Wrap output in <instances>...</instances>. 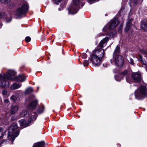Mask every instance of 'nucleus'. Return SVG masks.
Listing matches in <instances>:
<instances>
[{"label": "nucleus", "mask_w": 147, "mask_h": 147, "mask_svg": "<svg viewBox=\"0 0 147 147\" xmlns=\"http://www.w3.org/2000/svg\"><path fill=\"white\" fill-rule=\"evenodd\" d=\"M16 72L9 70L6 74L2 76L0 75V86L3 88L8 87L9 83L7 80H12L14 79Z\"/></svg>", "instance_id": "f257e3e1"}, {"label": "nucleus", "mask_w": 147, "mask_h": 147, "mask_svg": "<svg viewBox=\"0 0 147 147\" xmlns=\"http://www.w3.org/2000/svg\"><path fill=\"white\" fill-rule=\"evenodd\" d=\"M120 47L117 46L113 53V58L111 59V63L114 62L117 66L121 67L123 64V57L119 55Z\"/></svg>", "instance_id": "f03ea898"}, {"label": "nucleus", "mask_w": 147, "mask_h": 147, "mask_svg": "<svg viewBox=\"0 0 147 147\" xmlns=\"http://www.w3.org/2000/svg\"><path fill=\"white\" fill-rule=\"evenodd\" d=\"M28 8L27 3L23 4L17 9L14 15L16 19L20 18L28 11Z\"/></svg>", "instance_id": "7ed1b4c3"}, {"label": "nucleus", "mask_w": 147, "mask_h": 147, "mask_svg": "<svg viewBox=\"0 0 147 147\" xmlns=\"http://www.w3.org/2000/svg\"><path fill=\"white\" fill-rule=\"evenodd\" d=\"M147 94V88L145 86H141L135 92V96L138 99H141Z\"/></svg>", "instance_id": "20e7f679"}, {"label": "nucleus", "mask_w": 147, "mask_h": 147, "mask_svg": "<svg viewBox=\"0 0 147 147\" xmlns=\"http://www.w3.org/2000/svg\"><path fill=\"white\" fill-rule=\"evenodd\" d=\"M17 127V124H14L10 126L9 128L8 137L10 139L12 142H13L15 139L17 137L19 134V131H15L11 135L10 134L14 131Z\"/></svg>", "instance_id": "39448f33"}, {"label": "nucleus", "mask_w": 147, "mask_h": 147, "mask_svg": "<svg viewBox=\"0 0 147 147\" xmlns=\"http://www.w3.org/2000/svg\"><path fill=\"white\" fill-rule=\"evenodd\" d=\"M80 0H73V3L69 9V14H74L76 13L79 9Z\"/></svg>", "instance_id": "423d86ee"}, {"label": "nucleus", "mask_w": 147, "mask_h": 147, "mask_svg": "<svg viewBox=\"0 0 147 147\" xmlns=\"http://www.w3.org/2000/svg\"><path fill=\"white\" fill-rule=\"evenodd\" d=\"M105 51V50L103 49L100 48L99 47H97L96 48L95 50L93 51L92 54L102 58V57L104 56Z\"/></svg>", "instance_id": "0eeeda50"}, {"label": "nucleus", "mask_w": 147, "mask_h": 147, "mask_svg": "<svg viewBox=\"0 0 147 147\" xmlns=\"http://www.w3.org/2000/svg\"><path fill=\"white\" fill-rule=\"evenodd\" d=\"M90 59L93 64L99 65L100 64L102 58L92 54Z\"/></svg>", "instance_id": "6e6552de"}, {"label": "nucleus", "mask_w": 147, "mask_h": 147, "mask_svg": "<svg viewBox=\"0 0 147 147\" xmlns=\"http://www.w3.org/2000/svg\"><path fill=\"white\" fill-rule=\"evenodd\" d=\"M119 22L117 19L113 20L108 25L109 29L114 28L119 24Z\"/></svg>", "instance_id": "1a4fd4ad"}, {"label": "nucleus", "mask_w": 147, "mask_h": 147, "mask_svg": "<svg viewBox=\"0 0 147 147\" xmlns=\"http://www.w3.org/2000/svg\"><path fill=\"white\" fill-rule=\"evenodd\" d=\"M132 77L136 82H140L141 80V75L139 73H133L132 75Z\"/></svg>", "instance_id": "9d476101"}, {"label": "nucleus", "mask_w": 147, "mask_h": 147, "mask_svg": "<svg viewBox=\"0 0 147 147\" xmlns=\"http://www.w3.org/2000/svg\"><path fill=\"white\" fill-rule=\"evenodd\" d=\"M109 40L108 37H106L103 39L100 42L99 45L101 48L105 47L107 45V42Z\"/></svg>", "instance_id": "9b49d317"}, {"label": "nucleus", "mask_w": 147, "mask_h": 147, "mask_svg": "<svg viewBox=\"0 0 147 147\" xmlns=\"http://www.w3.org/2000/svg\"><path fill=\"white\" fill-rule=\"evenodd\" d=\"M132 20H128L127 22V25L125 28L124 31L125 32H127L128 31L131 29L132 25L131 24Z\"/></svg>", "instance_id": "f8f14e48"}, {"label": "nucleus", "mask_w": 147, "mask_h": 147, "mask_svg": "<svg viewBox=\"0 0 147 147\" xmlns=\"http://www.w3.org/2000/svg\"><path fill=\"white\" fill-rule=\"evenodd\" d=\"M26 79L25 76L23 75H19L16 78V80L18 82H23Z\"/></svg>", "instance_id": "ddd939ff"}, {"label": "nucleus", "mask_w": 147, "mask_h": 147, "mask_svg": "<svg viewBox=\"0 0 147 147\" xmlns=\"http://www.w3.org/2000/svg\"><path fill=\"white\" fill-rule=\"evenodd\" d=\"M18 108L19 107L17 105L11 106V113L12 114L15 113L18 111Z\"/></svg>", "instance_id": "4468645a"}, {"label": "nucleus", "mask_w": 147, "mask_h": 147, "mask_svg": "<svg viewBox=\"0 0 147 147\" xmlns=\"http://www.w3.org/2000/svg\"><path fill=\"white\" fill-rule=\"evenodd\" d=\"M141 28L145 30H147V20H144L141 23Z\"/></svg>", "instance_id": "2eb2a0df"}, {"label": "nucleus", "mask_w": 147, "mask_h": 147, "mask_svg": "<svg viewBox=\"0 0 147 147\" xmlns=\"http://www.w3.org/2000/svg\"><path fill=\"white\" fill-rule=\"evenodd\" d=\"M37 101L36 100H34L32 102L29 104L28 105V108L31 109H34L35 107L37 104Z\"/></svg>", "instance_id": "dca6fc26"}, {"label": "nucleus", "mask_w": 147, "mask_h": 147, "mask_svg": "<svg viewBox=\"0 0 147 147\" xmlns=\"http://www.w3.org/2000/svg\"><path fill=\"white\" fill-rule=\"evenodd\" d=\"M37 114L35 112H31V113L30 115H29L30 119V121L35 120L37 117Z\"/></svg>", "instance_id": "f3484780"}, {"label": "nucleus", "mask_w": 147, "mask_h": 147, "mask_svg": "<svg viewBox=\"0 0 147 147\" xmlns=\"http://www.w3.org/2000/svg\"><path fill=\"white\" fill-rule=\"evenodd\" d=\"M44 144V142L42 141L34 144L33 147H42Z\"/></svg>", "instance_id": "a211bd4d"}, {"label": "nucleus", "mask_w": 147, "mask_h": 147, "mask_svg": "<svg viewBox=\"0 0 147 147\" xmlns=\"http://www.w3.org/2000/svg\"><path fill=\"white\" fill-rule=\"evenodd\" d=\"M21 86V84L14 83L11 86V89H16L19 88Z\"/></svg>", "instance_id": "6ab92c4d"}, {"label": "nucleus", "mask_w": 147, "mask_h": 147, "mask_svg": "<svg viewBox=\"0 0 147 147\" xmlns=\"http://www.w3.org/2000/svg\"><path fill=\"white\" fill-rule=\"evenodd\" d=\"M20 117H27L29 116L28 112L26 111H22L20 114Z\"/></svg>", "instance_id": "aec40b11"}, {"label": "nucleus", "mask_w": 147, "mask_h": 147, "mask_svg": "<svg viewBox=\"0 0 147 147\" xmlns=\"http://www.w3.org/2000/svg\"><path fill=\"white\" fill-rule=\"evenodd\" d=\"M20 125L21 126H24L26 127L28 126V125L26 124V121L24 119L20 120L19 121Z\"/></svg>", "instance_id": "412c9836"}, {"label": "nucleus", "mask_w": 147, "mask_h": 147, "mask_svg": "<svg viewBox=\"0 0 147 147\" xmlns=\"http://www.w3.org/2000/svg\"><path fill=\"white\" fill-rule=\"evenodd\" d=\"M10 100L15 102H18L17 98V97L14 95H12L11 96Z\"/></svg>", "instance_id": "4be33fe9"}, {"label": "nucleus", "mask_w": 147, "mask_h": 147, "mask_svg": "<svg viewBox=\"0 0 147 147\" xmlns=\"http://www.w3.org/2000/svg\"><path fill=\"white\" fill-rule=\"evenodd\" d=\"M33 91V89L31 87H29L26 89L25 91V93L28 94L32 92Z\"/></svg>", "instance_id": "5701e85b"}, {"label": "nucleus", "mask_w": 147, "mask_h": 147, "mask_svg": "<svg viewBox=\"0 0 147 147\" xmlns=\"http://www.w3.org/2000/svg\"><path fill=\"white\" fill-rule=\"evenodd\" d=\"M140 0H131V2L133 3V5H135L138 3Z\"/></svg>", "instance_id": "b1692460"}, {"label": "nucleus", "mask_w": 147, "mask_h": 147, "mask_svg": "<svg viewBox=\"0 0 147 147\" xmlns=\"http://www.w3.org/2000/svg\"><path fill=\"white\" fill-rule=\"evenodd\" d=\"M11 1V0H0V1L2 3L5 4L9 3Z\"/></svg>", "instance_id": "393cba45"}, {"label": "nucleus", "mask_w": 147, "mask_h": 147, "mask_svg": "<svg viewBox=\"0 0 147 147\" xmlns=\"http://www.w3.org/2000/svg\"><path fill=\"white\" fill-rule=\"evenodd\" d=\"M128 71L127 70H125L121 74V75L122 76H128Z\"/></svg>", "instance_id": "a878e982"}, {"label": "nucleus", "mask_w": 147, "mask_h": 147, "mask_svg": "<svg viewBox=\"0 0 147 147\" xmlns=\"http://www.w3.org/2000/svg\"><path fill=\"white\" fill-rule=\"evenodd\" d=\"M89 64L88 61L87 60H84L83 62V65L84 66H88Z\"/></svg>", "instance_id": "bb28decb"}, {"label": "nucleus", "mask_w": 147, "mask_h": 147, "mask_svg": "<svg viewBox=\"0 0 147 147\" xmlns=\"http://www.w3.org/2000/svg\"><path fill=\"white\" fill-rule=\"evenodd\" d=\"M2 93L3 95L5 96L7 94V91L6 90H4L2 91Z\"/></svg>", "instance_id": "cd10ccee"}, {"label": "nucleus", "mask_w": 147, "mask_h": 147, "mask_svg": "<svg viewBox=\"0 0 147 147\" xmlns=\"http://www.w3.org/2000/svg\"><path fill=\"white\" fill-rule=\"evenodd\" d=\"M31 38L29 36H27L25 38V41L26 42H29L31 40Z\"/></svg>", "instance_id": "c85d7f7f"}, {"label": "nucleus", "mask_w": 147, "mask_h": 147, "mask_svg": "<svg viewBox=\"0 0 147 147\" xmlns=\"http://www.w3.org/2000/svg\"><path fill=\"white\" fill-rule=\"evenodd\" d=\"M140 52L142 54H143L144 55H146L147 54V52L144 49H141L140 50Z\"/></svg>", "instance_id": "c756f323"}, {"label": "nucleus", "mask_w": 147, "mask_h": 147, "mask_svg": "<svg viewBox=\"0 0 147 147\" xmlns=\"http://www.w3.org/2000/svg\"><path fill=\"white\" fill-rule=\"evenodd\" d=\"M4 102L6 104H10V102L9 100L7 99H5L4 100Z\"/></svg>", "instance_id": "7c9ffc66"}, {"label": "nucleus", "mask_w": 147, "mask_h": 147, "mask_svg": "<svg viewBox=\"0 0 147 147\" xmlns=\"http://www.w3.org/2000/svg\"><path fill=\"white\" fill-rule=\"evenodd\" d=\"M44 108L43 107L42 108V109H39V110L37 111V113L38 114H40L42 113L43 111Z\"/></svg>", "instance_id": "2f4dec72"}, {"label": "nucleus", "mask_w": 147, "mask_h": 147, "mask_svg": "<svg viewBox=\"0 0 147 147\" xmlns=\"http://www.w3.org/2000/svg\"><path fill=\"white\" fill-rule=\"evenodd\" d=\"M126 80L128 83H131V79L128 78L127 76L126 77Z\"/></svg>", "instance_id": "473e14b6"}, {"label": "nucleus", "mask_w": 147, "mask_h": 147, "mask_svg": "<svg viewBox=\"0 0 147 147\" xmlns=\"http://www.w3.org/2000/svg\"><path fill=\"white\" fill-rule=\"evenodd\" d=\"M62 0H54V1L57 4H58L59 3H60L61 2Z\"/></svg>", "instance_id": "72a5a7b5"}, {"label": "nucleus", "mask_w": 147, "mask_h": 147, "mask_svg": "<svg viewBox=\"0 0 147 147\" xmlns=\"http://www.w3.org/2000/svg\"><path fill=\"white\" fill-rule=\"evenodd\" d=\"M87 56L86 53H83L82 55V57L84 59H85L87 57Z\"/></svg>", "instance_id": "f704fd0d"}, {"label": "nucleus", "mask_w": 147, "mask_h": 147, "mask_svg": "<svg viewBox=\"0 0 147 147\" xmlns=\"http://www.w3.org/2000/svg\"><path fill=\"white\" fill-rule=\"evenodd\" d=\"M129 61V62L132 65H133L134 64V60L131 58H130Z\"/></svg>", "instance_id": "c9c22d12"}, {"label": "nucleus", "mask_w": 147, "mask_h": 147, "mask_svg": "<svg viewBox=\"0 0 147 147\" xmlns=\"http://www.w3.org/2000/svg\"><path fill=\"white\" fill-rule=\"evenodd\" d=\"M118 77L117 76H115V80H116V81H120L121 80V79H117V78H118Z\"/></svg>", "instance_id": "e433bc0d"}, {"label": "nucleus", "mask_w": 147, "mask_h": 147, "mask_svg": "<svg viewBox=\"0 0 147 147\" xmlns=\"http://www.w3.org/2000/svg\"><path fill=\"white\" fill-rule=\"evenodd\" d=\"M4 134H5V132H4V133L3 132L2 133V135L0 137V139H1V138H2L3 137V135H4Z\"/></svg>", "instance_id": "4c0bfd02"}, {"label": "nucleus", "mask_w": 147, "mask_h": 147, "mask_svg": "<svg viewBox=\"0 0 147 147\" xmlns=\"http://www.w3.org/2000/svg\"><path fill=\"white\" fill-rule=\"evenodd\" d=\"M3 130V129L1 127H0V132Z\"/></svg>", "instance_id": "58836bf2"}, {"label": "nucleus", "mask_w": 147, "mask_h": 147, "mask_svg": "<svg viewBox=\"0 0 147 147\" xmlns=\"http://www.w3.org/2000/svg\"><path fill=\"white\" fill-rule=\"evenodd\" d=\"M11 119L12 120H15V119L14 118V117H12L11 118Z\"/></svg>", "instance_id": "ea45409f"}, {"label": "nucleus", "mask_w": 147, "mask_h": 147, "mask_svg": "<svg viewBox=\"0 0 147 147\" xmlns=\"http://www.w3.org/2000/svg\"><path fill=\"white\" fill-rule=\"evenodd\" d=\"M2 13H0V18H2Z\"/></svg>", "instance_id": "a19ab883"}, {"label": "nucleus", "mask_w": 147, "mask_h": 147, "mask_svg": "<svg viewBox=\"0 0 147 147\" xmlns=\"http://www.w3.org/2000/svg\"><path fill=\"white\" fill-rule=\"evenodd\" d=\"M2 25L1 24H0V28H1V26H2Z\"/></svg>", "instance_id": "79ce46f5"}, {"label": "nucleus", "mask_w": 147, "mask_h": 147, "mask_svg": "<svg viewBox=\"0 0 147 147\" xmlns=\"http://www.w3.org/2000/svg\"><path fill=\"white\" fill-rule=\"evenodd\" d=\"M58 9H59V10L61 11V9H60V8H59Z\"/></svg>", "instance_id": "37998d69"}, {"label": "nucleus", "mask_w": 147, "mask_h": 147, "mask_svg": "<svg viewBox=\"0 0 147 147\" xmlns=\"http://www.w3.org/2000/svg\"><path fill=\"white\" fill-rule=\"evenodd\" d=\"M105 27L104 28H103V30H104V29H105Z\"/></svg>", "instance_id": "c03bdc74"}, {"label": "nucleus", "mask_w": 147, "mask_h": 147, "mask_svg": "<svg viewBox=\"0 0 147 147\" xmlns=\"http://www.w3.org/2000/svg\"><path fill=\"white\" fill-rule=\"evenodd\" d=\"M103 35V34H101V35H100V36H102V35Z\"/></svg>", "instance_id": "a18cd8bd"}, {"label": "nucleus", "mask_w": 147, "mask_h": 147, "mask_svg": "<svg viewBox=\"0 0 147 147\" xmlns=\"http://www.w3.org/2000/svg\"><path fill=\"white\" fill-rule=\"evenodd\" d=\"M103 66H105V65L104 64H103Z\"/></svg>", "instance_id": "49530a36"}, {"label": "nucleus", "mask_w": 147, "mask_h": 147, "mask_svg": "<svg viewBox=\"0 0 147 147\" xmlns=\"http://www.w3.org/2000/svg\"><path fill=\"white\" fill-rule=\"evenodd\" d=\"M105 67H107V65H106Z\"/></svg>", "instance_id": "de8ad7c7"}, {"label": "nucleus", "mask_w": 147, "mask_h": 147, "mask_svg": "<svg viewBox=\"0 0 147 147\" xmlns=\"http://www.w3.org/2000/svg\"><path fill=\"white\" fill-rule=\"evenodd\" d=\"M1 143H3V142H1Z\"/></svg>", "instance_id": "09e8293b"}]
</instances>
